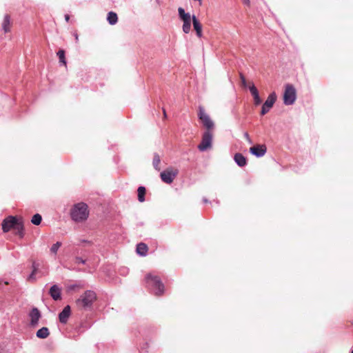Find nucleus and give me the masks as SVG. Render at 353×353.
Masks as SVG:
<instances>
[{
  "label": "nucleus",
  "instance_id": "f257e3e1",
  "mask_svg": "<svg viewBox=\"0 0 353 353\" xmlns=\"http://www.w3.org/2000/svg\"><path fill=\"white\" fill-rule=\"evenodd\" d=\"M88 216V206L83 202L74 205L70 209L71 219L77 223H81L86 221Z\"/></svg>",
  "mask_w": 353,
  "mask_h": 353
},
{
  "label": "nucleus",
  "instance_id": "f03ea898",
  "mask_svg": "<svg viewBox=\"0 0 353 353\" xmlns=\"http://www.w3.org/2000/svg\"><path fill=\"white\" fill-rule=\"evenodd\" d=\"M97 294L92 290H86L75 301V305L79 310H88L92 307L97 301Z\"/></svg>",
  "mask_w": 353,
  "mask_h": 353
},
{
  "label": "nucleus",
  "instance_id": "7ed1b4c3",
  "mask_svg": "<svg viewBox=\"0 0 353 353\" xmlns=\"http://www.w3.org/2000/svg\"><path fill=\"white\" fill-rule=\"evenodd\" d=\"M146 283L155 289V295L161 296L164 293L165 287L160 278L152 273H148L145 277Z\"/></svg>",
  "mask_w": 353,
  "mask_h": 353
},
{
  "label": "nucleus",
  "instance_id": "20e7f679",
  "mask_svg": "<svg viewBox=\"0 0 353 353\" xmlns=\"http://www.w3.org/2000/svg\"><path fill=\"white\" fill-rule=\"evenodd\" d=\"M199 119L201 120L203 127L205 128V132H213L214 128V123L207 114L203 107H199L198 112Z\"/></svg>",
  "mask_w": 353,
  "mask_h": 353
},
{
  "label": "nucleus",
  "instance_id": "39448f33",
  "mask_svg": "<svg viewBox=\"0 0 353 353\" xmlns=\"http://www.w3.org/2000/svg\"><path fill=\"white\" fill-rule=\"evenodd\" d=\"M179 174V170L173 167H169L160 174L161 179L167 184L172 183Z\"/></svg>",
  "mask_w": 353,
  "mask_h": 353
},
{
  "label": "nucleus",
  "instance_id": "423d86ee",
  "mask_svg": "<svg viewBox=\"0 0 353 353\" xmlns=\"http://www.w3.org/2000/svg\"><path fill=\"white\" fill-rule=\"evenodd\" d=\"M179 18L183 21V24L182 26L183 31L188 34L191 30V16L189 13H186L183 8H178Z\"/></svg>",
  "mask_w": 353,
  "mask_h": 353
},
{
  "label": "nucleus",
  "instance_id": "0eeeda50",
  "mask_svg": "<svg viewBox=\"0 0 353 353\" xmlns=\"http://www.w3.org/2000/svg\"><path fill=\"white\" fill-rule=\"evenodd\" d=\"M296 90L291 84H287L283 94V102L285 105H292L296 100Z\"/></svg>",
  "mask_w": 353,
  "mask_h": 353
},
{
  "label": "nucleus",
  "instance_id": "6e6552de",
  "mask_svg": "<svg viewBox=\"0 0 353 353\" xmlns=\"http://www.w3.org/2000/svg\"><path fill=\"white\" fill-rule=\"evenodd\" d=\"M213 132H204L201 143L198 145L200 151H205L212 148Z\"/></svg>",
  "mask_w": 353,
  "mask_h": 353
},
{
  "label": "nucleus",
  "instance_id": "1a4fd4ad",
  "mask_svg": "<svg viewBox=\"0 0 353 353\" xmlns=\"http://www.w3.org/2000/svg\"><path fill=\"white\" fill-rule=\"evenodd\" d=\"M19 219L12 216L6 218L2 222V230L4 232H8L11 229L14 230L15 226L19 222Z\"/></svg>",
  "mask_w": 353,
  "mask_h": 353
},
{
  "label": "nucleus",
  "instance_id": "9d476101",
  "mask_svg": "<svg viewBox=\"0 0 353 353\" xmlns=\"http://www.w3.org/2000/svg\"><path fill=\"white\" fill-rule=\"evenodd\" d=\"M276 100V95L274 92L271 93L263 105H262L261 114L265 115L266 113H268L270 110L272 108L274 103H275Z\"/></svg>",
  "mask_w": 353,
  "mask_h": 353
},
{
  "label": "nucleus",
  "instance_id": "9b49d317",
  "mask_svg": "<svg viewBox=\"0 0 353 353\" xmlns=\"http://www.w3.org/2000/svg\"><path fill=\"white\" fill-rule=\"evenodd\" d=\"M267 150V148L265 145H256L250 148V152L255 155L256 157H263Z\"/></svg>",
  "mask_w": 353,
  "mask_h": 353
},
{
  "label": "nucleus",
  "instance_id": "f8f14e48",
  "mask_svg": "<svg viewBox=\"0 0 353 353\" xmlns=\"http://www.w3.org/2000/svg\"><path fill=\"white\" fill-rule=\"evenodd\" d=\"M30 325L33 327H35L38 325L39 319L41 318V312L40 311L34 307L30 312Z\"/></svg>",
  "mask_w": 353,
  "mask_h": 353
},
{
  "label": "nucleus",
  "instance_id": "ddd939ff",
  "mask_svg": "<svg viewBox=\"0 0 353 353\" xmlns=\"http://www.w3.org/2000/svg\"><path fill=\"white\" fill-rule=\"evenodd\" d=\"M12 20L10 14H6L2 22V28L5 33L10 32L12 28Z\"/></svg>",
  "mask_w": 353,
  "mask_h": 353
},
{
  "label": "nucleus",
  "instance_id": "4468645a",
  "mask_svg": "<svg viewBox=\"0 0 353 353\" xmlns=\"http://www.w3.org/2000/svg\"><path fill=\"white\" fill-rule=\"evenodd\" d=\"M250 91L253 96L254 103L255 105H258L261 103V99H260L258 90L253 83H250L249 85Z\"/></svg>",
  "mask_w": 353,
  "mask_h": 353
},
{
  "label": "nucleus",
  "instance_id": "2eb2a0df",
  "mask_svg": "<svg viewBox=\"0 0 353 353\" xmlns=\"http://www.w3.org/2000/svg\"><path fill=\"white\" fill-rule=\"evenodd\" d=\"M70 315V307L66 305L62 312L59 314V319L61 323H66Z\"/></svg>",
  "mask_w": 353,
  "mask_h": 353
},
{
  "label": "nucleus",
  "instance_id": "dca6fc26",
  "mask_svg": "<svg viewBox=\"0 0 353 353\" xmlns=\"http://www.w3.org/2000/svg\"><path fill=\"white\" fill-rule=\"evenodd\" d=\"M61 290L58 285H54L50 289V295L54 301H58L61 299Z\"/></svg>",
  "mask_w": 353,
  "mask_h": 353
},
{
  "label": "nucleus",
  "instance_id": "f3484780",
  "mask_svg": "<svg viewBox=\"0 0 353 353\" xmlns=\"http://www.w3.org/2000/svg\"><path fill=\"white\" fill-rule=\"evenodd\" d=\"M192 23H193L194 29L196 31V36L199 38H201L203 36L202 25L194 15L192 16Z\"/></svg>",
  "mask_w": 353,
  "mask_h": 353
},
{
  "label": "nucleus",
  "instance_id": "a211bd4d",
  "mask_svg": "<svg viewBox=\"0 0 353 353\" xmlns=\"http://www.w3.org/2000/svg\"><path fill=\"white\" fill-rule=\"evenodd\" d=\"M137 253L141 256H145L148 253V245L144 243H139L137 245Z\"/></svg>",
  "mask_w": 353,
  "mask_h": 353
},
{
  "label": "nucleus",
  "instance_id": "6ab92c4d",
  "mask_svg": "<svg viewBox=\"0 0 353 353\" xmlns=\"http://www.w3.org/2000/svg\"><path fill=\"white\" fill-rule=\"evenodd\" d=\"M49 335H50V332H49L48 328L46 327H41L36 333L37 337H38L39 339H42L48 338Z\"/></svg>",
  "mask_w": 353,
  "mask_h": 353
},
{
  "label": "nucleus",
  "instance_id": "aec40b11",
  "mask_svg": "<svg viewBox=\"0 0 353 353\" xmlns=\"http://www.w3.org/2000/svg\"><path fill=\"white\" fill-rule=\"evenodd\" d=\"M234 161L241 167L245 165L247 163L245 157L241 153L234 155Z\"/></svg>",
  "mask_w": 353,
  "mask_h": 353
},
{
  "label": "nucleus",
  "instance_id": "412c9836",
  "mask_svg": "<svg viewBox=\"0 0 353 353\" xmlns=\"http://www.w3.org/2000/svg\"><path fill=\"white\" fill-rule=\"evenodd\" d=\"M107 20L110 25L116 24L118 21L117 14L114 12H108Z\"/></svg>",
  "mask_w": 353,
  "mask_h": 353
},
{
  "label": "nucleus",
  "instance_id": "4be33fe9",
  "mask_svg": "<svg viewBox=\"0 0 353 353\" xmlns=\"http://www.w3.org/2000/svg\"><path fill=\"white\" fill-rule=\"evenodd\" d=\"M23 230L24 228L22 222L19 221L14 228L15 234L19 235L20 238H22L24 235Z\"/></svg>",
  "mask_w": 353,
  "mask_h": 353
},
{
  "label": "nucleus",
  "instance_id": "5701e85b",
  "mask_svg": "<svg viewBox=\"0 0 353 353\" xmlns=\"http://www.w3.org/2000/svg\"><path fill=\"white\" fill-rule=\"evenodd\" d=\"M137 192H138V200L140 202H143L145 201V192H146L145 188L143 186H140L138 188Z\"/></svg>",
  "mask_w": 353,
  "mask_h": 353
},
{
  "label": "nucleus",
  "instance_id": "b1692460",
  "mask_svg": "<svg viewBox=\"0 0 353 353\" xmlns=\"http://www.w3.org/2000/svg\"><path fill=\"white\" fill-rule=\"evenodd\" d=\"M38 268H39V265L36 264V263L34 262L33 264H32V269H33L32 272L30 274V276L28 277V281H32V282L35 281V280H36L35 274L37 272Z\"/></svg>",
  "mask_w": 353,
  "mask_h": 353
},
{
  "label": "nucleus",
  "instance_id": "393cba45",
  "mask_svg": "<svg viewBox=\"0 0 353 353\" xmlns=\"http://www.w3.org/2000/svg\"><path fill=\"white\" fill-rule=\"evenodd\" d=\"M57 56L59 57V62L66 67L67 62L65 57V51L63 50H59L57 52Z\"/></svg>",
  "mask_w": 353,
  "mask_h": 353
},
{
  "label": "nucleus",
  "instance_id": "a878e982",
  "mask_svg": "<svg viewBox=\"0 0 353 353\" xmlns=\"http://www.w3.org/2000/svg\"><path fill=\"white\" fill-rule=\"evenodd\" d=\"M41 220H42L41 216L39 214H36L32 216V218L31 219V222L34 225H39L41 223Z\"/></svg>",
  "mask_w": 353,
  "mask_h": 353
},
{
  "label": "nucleus",
  "instance_id": "bb28decb",
  "mask_svg": "<svg viewBox=\"0 0 353 353\" xmlns=\"http://www.w3.org/2000/svg\"><path fill=\"white\" fill-rule=\"evenodd\" d=\"M160 163H161L160 157L158 154H155L153 158L152 163H153L154 168L157 170H160V168H159Z\"/></svg>",
  "mask_w": 353,
  "mask_h": 353
},
{
  "label": "nucleus",
  "instance_id": "cd10ccee",
  "mask_svg": "<svg viewBox=\"0 0 353 353\" xmlns=\"http://www.w3.org/2000/svg\"><path fill=\"white\" fill-rule=\"evenodd\" d=\"M61 246V242H57L56 243L53 244L52 246L50 248V252L53 253L54 254H56L59 248Z\"/></svg>",
  "mask_w": 353,
  "mask_h": 353
},
{
  "label": "nucleus",
  "instance_id": "c85d7f7f",
  "mask_svg": "<svg viewBox=\"0 0 353 353\" xmlns=\"http://www.w3.org/2000/svg\"><path fill=\"white\" fill-rule=\"evenodd\" d=\"M239 76H240V79H241V81L242 85L243 87H246L247 86V81H246L245 77H244V75L242 73H240Z\"/></svg>",
  "mask_w": 353,
  "mask_h": 353
},
{
  "label": "nucleus",
  "instance_id": "c756f323",
  "mask_svg": "<svg viewBox=\"0 0 353 353\" xmlns=\"http://www.w3.org/2000/svg\"><path fill=\"white\" fill-rule=\"evenodd\" d=\"M75 263L79 264V263H83L84 264L85 263V261L83 260V259H81V257H76L75 258Z\"/></svg>",
  "mask_w": 353,
  "mask_h": 353
},
{
  "label": "nucleus",
  "instance_id": "7c9ffc66",
  "mask_svg": "<svg viewBox=\"0 0 353 353\" xmlns=\"http://www.w3.org/2000/svg\"><path fill=\"white\" fill-rule=\"evenodd\" d=\"M244 137H245V138L246 139V140L248 141V142L249 143H252V140H251V139H250V136H249L248 132H245L244 134Z\"/></svg>",
  "mask_w": 353,
  "mask_h": 353
},
{
  "label": "nucleus",
  "instance_id": "2f4dec72",
  "mask_svg": "<svg viewBox=\"0 0 353 353\" xmlns=\"http://www.w3.org/2000/svg\"><path fill=\"white\" fill-rule=\"evenodd\" d=\"M73 35H74V37L75 38L76 41L78 42L79 41V35H78V34L77 32H74Z\"/></svg>",
  "mask_w": 353,
  "mask_h": 353
},
{
  "label": "nucleus",
  "instance_id": "473e14b6",
  "mask_svg": "<svg viewBox=\"0 0 353 353\" xmlns=\"http://www.w3.org/2000/svg\"><path fill=\"white\" fill-rule=\"evenodd\" d=\"M163 119H167V114H166V111L164 108H163Z\"/></svg>",
  "mask_w": 353,
  "mask_h": 353
},
{
  "label": "nucleus",
  "instance_id": "72a5a7b5",
  "mask_svg": "<svg viewBox=\"0 0 353 353\" xmlns=\"http://www.w3.org/2000/svg\"><path fill=\"white\" fill-rule=\"evenodd\" d=\"M242 2L247 6H250V0H242Z\"/></svg>",
  "mask_w": 353,
  "mask_h": 353
},
{
  "label": "nucleus",
  "instance_id": "f704fd0d",
  "mask_svg": "<svg viewBox=\"0 0 353 353\" xmlns=\"http://www.w3.org/2000/svg\"><path fill=\"white\" fill-rule=\"evenodd\" d=\"M149 345L148 343H145L144 345L141 347V349H147Z\"/></svg>",
  "mask_w": 353,
  "mask_h": 353
},
{
  "label": "nucleus",
  "instance_id": "c9c22d12",
  "mask_svg": "<svg viewBox=\"0 0 353 353\" xmlns=\"http://www.w3.org/2000/svg\"><path fill=\"white\" fill-rule=\"evenodd\" d=\"M65 19L66 21H69L70 20V16L68 14L65 15Z\"/></svg>",
  "mask_w": 353,
  "mask_h": 353
},
{
  "label": "nucleus",
  "instance_id": "e433bc0d",
  "mask_svg": "<svg viewBox=\"0 0 353 353\" xmlns=\"http://www.w3.org/2000/svg\"><path fill=\"white\" fill-rule=\"evenodd\" d=\"M351 353H353V350L352 351V352H351Z\"/></svg>",
  "mask_w": 353,
  "mask_h": 353
}]
</instances>
